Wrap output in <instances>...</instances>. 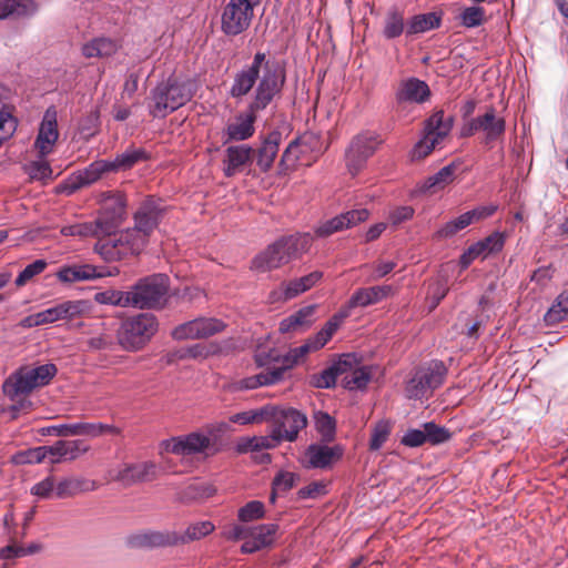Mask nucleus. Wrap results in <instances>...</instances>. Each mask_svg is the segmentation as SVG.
<instances>
[{"label":"nucleus","mask_w":568,"mask_h":568,"mask_svg":"<svg viewBox=\"0 0 568 568\" xmlns=\"http://www.w3.org/2000/svg\"><path fill=\"white\" fill-rule=\"evenodd\" d=\"M440 26V17L435 12L414 16L407 24L406 34L424 33Z\"/></svg>","instance_id":"nucleus-43"},{"label":"nucleus","mask_w":568,"mask_h":568,"mask_svg":"<svg viewBox=\"0 0 568 568\" xmlns=\"http://www.w3.org/2000/svg\"><path fill=\"white\" fill-rule=\"evenodd\" d=\"M307 136H303L288 144L280 162L283 170H290L302 162L301 155L307 150Z\"/></svg>","instance_id":"nucleus-41"},{"label":"nucleus","mask_w":568,"mask_h":568,"mask_svg":"<svg viewBox=\"0 0 568 568\" xmlns=\"http://www.w3.org/2000/svg\"><path fill=\"white\" fill-rule=\"evenodd\" d=\"M264 514V504L258 500H252L239 509L237 517L241 521L248 523L263 518Z\"/></svg>","instance_id":"nucleus-62"},{"label":"nucleus","mask_w":568,"mask_h":568,"mask_svg":"<svg viewBox=\"0 0 568 568\" xmlns=\"http://www.w3.org/2000/svg\"><path fill=\"white\" fill-rule=\"evenodd\" d=\"M261 0H230L223 9L221 29L226 36H239L252 22L254 8Z\"/></svg>","instance_id":"nucleus-12"},{"label":"nucleus","mask_w":568,"mask_h":568,"mask_svg":"<svg viewBox=\"0 0 568 568\" xmlns=\"http://www.w3.org/2000/svg\"><path fill=\"white\" fill-rule=\"evenodd\" d=\"M92 423H71V424H59L49 427V432L57 436L70 437V436H87L92 438Z\"/></svg>","instance_id":"nucleus-44"},{"label":"nucleus","mask_w":568,"mask_h":568,"mask_svg":"<svg viewBox=\"0 0 568 568\" xmlns=\"http://www.w3.org/2000/svg\"><path fill=\"white\" fill-rule=\"evenodd\" d=\"M430 97V90L426 82L409 78L400 82L396 92L398 103H424Z\"/></svg>","instance_id":"nucleus-28"},{"label":"nucleus","mask_w":568,"mask_h":568,"mask_svg":"<svg viewBox=\"0 0 568 568\" xmlns=\"http://www.w3.org/2000/svg\"><path fill=\"white\" fill-rule=\"evenodd\" d=\"M225 328V324L216 318L200 317L176 326L172 336L174 339L207 338Z\"/></svg>","instance_id":"nucleus-16"},{"label":"nucleus","mask_w":568,"mask_h":568,"mask_svg":"<svg viewBox=\"0 0 568 568\" xmlns=\"http://www.w3.org/2000/svg\"><path fill=\"white\" fill-rule=\"evenodd\" d=\"M156 475V465L152 462H140L135 464H123L113 469L111 476L124 485L136 481L151 480Z\"/></svg>","instance_id":"nucleus-23"},{"label":"nucleus","mask_w":568,"mask_h":568,"mask_svg":"<svg viewBox=\"0 0 568 568\" xmlns=\"http://www.w3.org/2000/svg\"><path fill=\"white\" fill-rule=\"evenodd\" d=\"M392 432V424L387 420L378 422L373 430L369 440V448L372 450H378L384 443L388 439Z\"/></svg>","instance_id":"nucleus-60"},{"label":"nucleus","mask_w":568,"mask_h":568,"mask_svg":"<svg viewBox=\"0 0 568 568\" xmlns=\"http://www.w3.org/2000/svg\"><path fill=\"white\" fill-rule=\"evenodd\" d=\"M393 294V287L390 285H376L369 287H362L356 290L347 304L344 305L348 308V312L355 307H367L369 305L377 304Z\"/></svg>","instance_id":"nucleus-27"},{"label":"nucleus","mask_w":568,"mask_h":568,"mask_svg":"<svg viewBox=\"0 0 568 568\" xmlns=\"http://www.w3.org/2000/svg\"><path fill=\"white\" fill-rule=\"evenodd\" d=\"M99 277H103V274L98 272L95 266L89 264L63 266L57 272V278L68 284L91 281Z\"/></svg>","instance_id":"nucleus-32"},{"label":"nucleus","mask_w":568,"mask_h":568,"mask_svg":"<svg viewBox=\"0 0 568 568\" xmlns=\"http://www.w3.org/2000/svg\"><path fill=\"white\" fill-rule=\"evenodd\" d=\"M316 311V305H307L292 315L283 318L280 323V332L285 333H297L303 332L311 327L314 322V314Z\"/></svg>","instance_id":"nucleus-30"},{"label":"nucleus","mask_w":568,"mask_h":568,"mask_svg":"<svg viewBox=\"0 0 568 568\" xmlns=\"http://www.w3.org/2000/svg\"><path fill=\"white\" fill-rule=\"evenodd\" d=\"M459 19L466 28L479 27L485 21V9L476 6L467 7L462 11Z\"/></svg>","instance_id":"nucleus-63"},{"label":"nucleus","mask_w":568,"mask_h":568,"mask_svg":"<svg viewBox=\"0 0 568 568\" xmlns=\"http://www.w3.org/2000/svg\"><path fill=\"white\" fill-rule=\"evenodd\" d=\"M321 277L322 273L315 271L300 278L282 283L280 287L270 293L268 298L272 303L292 300L313 287Z\"/></svg>","instance_id":"nucleus-21"},{"label":"nucleus","mask_w":568,"mask_h":568,"mask_svg":"<svg viewBox=\"0 0 568 568\" xmlns=\"http://www.w3.org/2000/svg\"><path fill=\"white\" fill-rule=\"evenodd\" d=\"M58 479L54 476H47L31 487V494L41 499L57 498Z\"/></svg>","instance_id":"nucleus-58"},{"label":"nucleus","mask_w":568,"mask_h":568,"mask_svg":"<svg viewBox=\"0 0 568 568\" xmlns=\"http://www.w3.org/2000/svg\"><path fill=\"white\" fill-rule=\"evenodd\" d=\"M282 134L278 131H273L266 135L261 148L257 150L256 163L258 168L266 172L268 171L277 155Z\"/></svg>","instance_id":"nucleus-33"},{"label":"nucleus","mask_w":568,"mask_h":568,"mask_svg":"<svg viewBox=\"0 0 568 568\" xmlns=\"http://www.w3.org/2000/svg\"><path fill=\"white\" fill-rule=\"evenodd\" d=\"M343 455L341 446L312 444L307 447L303 464L306 468H327Z\"/></svg>","instance_id":"nucleus-25"},{"label":"nucleus","mask_w":568,"mask_h":568,"mask_svg":"<svg viewBox=\"0 0 568 568\" xmlns=\"http://www.w3.org/2000/svg\"><path fill=\"white\" fill-rule=\"evenodd\" d=\"M547 325H556L568 320V292L561 293L545 314Z\"/></svg>","instance_id":"nucleus-47"},{"label":"nucleus","mask_w":568,"mask_h":568,"mask_svg":"<svg viewBox=\"0 0 568 568\" xmlns=\"http://www.w3.org/2000/svg\"><path fill=\"white\" fill-rule=\"evenodd\" d=\"M168 290V276L163 274L146 276L129 291L131 307L140 310L161 307L165 303Z\"/></svg>","instance_id":"nucleus-6"},{"label":"nucleus","mask_w":568,"mask_h":568,"mask_svg":"<svg viewBox=\"0 0 568 568\" xmlns=\"http://www.w3.org/2000/svg\"><path fill=\"white\" fill-rule=\"evenodd\" d=\"M368 217L369 211L366 209L351 210L321 223L315 229V234L318 237H327L336 232L354 227L365 222Z\"/></svg>","instance_id":"nucleus-20"},{"label":"nucleus","mask_w":568,"mask_h":568,"mask_svg":"<svg viewBox=\"0 0 568 568\" xmlns=\"http://www.w3.org/2000/svg\"><path fill=\"white\" fill-rule=\"evenodd\" d=\"M278 526L275 524H262L247 528L246 540L241 546L243 554H253L270 547L277 532Z\"/></svg>","instance_id":"nucleus-24"},{"label":"nucleus","mask_w":568,"mask_h":568,"mask_svg":"<svg viewBox=\"0 0 568 568\" xmlns=\"http://www.w3.org/2000/svg\"><path fill=\"white\" fill-rule=\"evenodd\" d=\"M268 405L258 409H251L234 414L230 417V422L239 425L261 424L266 422L268 413Z\"/></svg>","instance_id":"nucleus-54"},{"label":"nucleus","mask_w":568,"mask_h":568,"mask_svg":"<svg viewBox=\"0 0 568 568\" xmlns=\"http://www.w3.org/2000/svg\"><path fill=\"white\" fill-rule=\"evenodd\" d=\"M215 529V526L210 520L197 521L189 525L184 534H179V544H186L190 541L199 540Z\"/></svg>","instance_id":"nucleus-49"},{"label":"nucleus","mask_w":568,"mask_h":568,"mask_svg":"<svg viewBox=\"0 0 568 568\" xmlns=\"http://www.w3.org/2000/svg\"><path fill=\"white\" fill-rule=\"evenodd\" d=\"M148 153L141 148H129L111 162L113 172L125 171L133 168L135 164L146 161Z\"/></svg>","instance_id":"nucleus-38"},{"label":"nucleus","mask_w":568,"mask_h":568,"mask_svg":"<svg viewBox=\"0 0 568 568\" xmlns=\"http://www.w3.org/2000/svg\"><path fill=\"white\" fill-rule=\"evenodd\" d=\"M506 131L504 116L497 114L494 108H488L483 114L466 121L462 128L463 136L481 133L485 144L490 145L503 139Z\"/></svg>","instance_id":"nucleus-11"},{"label":"nucleus","mask_w":568,"mask_h":568,"mask_svg":"<svg viewBox=\"0 0 568 568\" xmlns=\"http://www.w3.org/2000/svg\"><path fill=\"white\" fill-rule=\"evenodd\" d=\"M285 71L264 52H256L252 62L234 74L230 95L242 99L253 91L245 111L225 128L227 141H244L253 136L257 114L280 97L285 84Z\"/></svg>","instance_id":"nucleus-1"},{"label":"nucleus","mask_w":568,"mask_h":568,"mask_svg":"<svg viewBox=\"0 0 568 568\" xmlns=\"http://www.w3.org/2000/svg\"><path fill=\"white\" fill-rule=\"evenodd\" d=\"M132 548H158L179 545V534L171 530H142L128 538Z\"/></svg>","instance_id":"nucleus-22"},{"label":"nucleus","mask_w":568,"mask_h":568,"mask_svg":"<svg viewBox=\"0 0 568 568\" xmlns=\"http://www.w3.org/2000/svg\"><path fill=\"white\" fill-rule=\"evenodd\" d=\"M39 9L34 0H0V20L10 17H30Z\"/></svg>","instance_id":"nucleus-35"},{"label":"nucleus","mask_w":568,"mask_h":568,"mask_svg":"<svg viewBox=\"0 0 568 568\" xmlns=\"http://www.w3.org/2000/svg\"><path fill=\"white\" fill-rule=\"evenodd\" d=\"M57 374L53 364H43L37 367L24 366L11 374L3 383V393L16 400L19 396L31 393L34 388L44 386Z\"/></svg>","instance_id":"nucleus-4"},{"label":"nucleus","mask_w":568,"mask_h":568,"mask_svg":"<svg viewBox=\"0 0 568 568\" xmlns=\"http://www.w3.org/2000/svg\"><path fill=\"white\" fill-rule=\"evenodd\" d=\"M135 234V232L132 233L130 229H126L112 237L119 251L123 252V257L139 254L144 248L142 240L136 237Z\"/></svg>","instance_id":"nucleus-42"},{"label":"nucleus","mask_w":568,"mask_h":568,"mask_svg":"<svg viewBox=\"0 0 568 568\" xmlns=\"http://www.w3.org/2000/svg\"><path fill=\"white\" fill-rule=\"evenodd\" d=\"M453 128V118L445 115L444 111H436L425 124L424 136L415 144L410 152L412 160L427 156L442 141L447 138Z\"/></svg>","instance_id":"nucleus-10"},{"label":"nucleus","mask_w":568,"mask_h":568,"mask_svg":"<svg viewBox=\"0 0 568 568\" xmlns=\"http://www.w3.org/2000/svg\"><path fill=\"white\" fill-rule=\"evenodd\" d=\"M214 428L206 432H193L187 435L173 437L165 444V449L172 454L189 456L201 454L213 456L219 452L216 439L213 438Z\"/></svg>","instance_id":"nucleus-9"},{"label":"nucleus","mask_w":568,"mask_h":568,"mask_svg":"<svg viewBox=\"0 0 568 568\" xmlns=\"http://www.w3.org/2000/svg\"><path fill=\"white\" fill-rule=\"evenodd\" d=\"M95 488L93 480L83 477H63L58 479L57 498H71L82 493L92 491Z\"/></svg>","instance_id":"nucleus-31"},{"label":"nucleus","mask_w":568,"mask_h":568,"mask_svg":"<svg viewBox=\"0 0 568 568\" xmlns=\"http://www.w3.org/2000/svg\"><path fill=\"white\" fill-rule=\"evenodd\" d=\"M343 384L348 389L364 388L369 382L371 375L366 367L353 368V364L347 367L343 375Z\"/></svg>","instance_id":"nucleus-50"},{"label":"nucleus","mask_w":568,"mask_h":568,"mask_svg":"<svg viewBox=\"0 0 568 568\" xmlns=\"http://www.w3.org/2000/svg\"><path fill=\"white\" fill-rule=\"evenodd\" d=\"M158 321L152 314H138L124 320L118 331L119 344L126 351L141 349L158 332Z\"/></svg>","instance_id":"nucleus-5"},{"label":"nucleus","mask_w":568,"mask_h":568,"mask_svg":"<svg viewBox=\"0 0 568 568\" xmlns=\"http://www.w3.org/2000/svg\"><path fill=\"white\" fill-rule=\"evenodd\" d=\"M310 234H295L280 239L252 262V267L258 272H267L298 257L311 246Z\"/></svg>","instance_id":"nucleus-2"},{"label":"nucleus","mask_w":568,"mask_h":568,"mask_svg":"<svg viewBox=\"0 0 568 568\" xmlns=\"http://www.w3.org/2000/svg\"><path fill=\"white\" fill-rule=\"evenodd\" d=\"M216 489L209 483H194L184 490V498L187 500H204L212 497Z\"/></svg>","instance_id":"nucleus-59"},{"label":"nucleus","mask_w":568,"mask_h":568,"mask_svg":"<svg viewBox=\"0 0 568 568\" xmlns=\"http://www.w3.org/2000/svg\"><path fill=\"white\" fill-rule=\"evenodd\" d=\"M89 450V446L83 440H58L51 446H47L48 456L51 463H58L61 459L73 460Z\"/></svg>","instance_id":"nucleus-29"},{"label":"nucleus","mask_w":568,"mask_h":568,"mask_svg":"<svg viewBox=\"0 0 568 568\" xmlns=\"http://www.w3.org/2000/svg\"><path fill=\"white\" fill-rule=\"evenodd\" d=\"M348 308L343 306L337 313H335L324 325V327L313 336L315 341V347H324L333 335L341 327L343 322L349 316Z\"/></svg>","instance_id":"nucleus-37"},{"label":"nucleus","mask_w":568,"mask_h":568,"mask_svg":"<svg viewBox=\"0 0 568 568\" xmlns=\"http://www.w3.org/2000/svg\"><path fill=\"white\" fill-rule=\"evenodd\" d=\"M268 409L266 422L272 424V430L280 442L296 440L298 433L307 425L306 415L295 408L268 405Z\"/></svg>","instance_id":"nucleus-8"},{"label":"nucleus","mask_w":568,"mask_h":568,"mask_svg":"<svg viewBox=\"0 0 568 568\" xmlns=\"http://www.w3.org/2000/svg\"><path fill=\"white\" fill-rule=\"evenodd\" d=\"M94 301L101 305L131 307L129 291L106 290L94 294Z\"/></svg>","instance_id":"nucleus-48"},{"label":"nucleus","mask_w":568,"mask_h":568,"mask_svg":"<svg viewBox=\"0 0 568 568\" xmlns=\"http://www.w3.org/2000/svg\"><path fill=\"white\" fill-rule=\"evenodd\" d=\"M318 349H321V348L315 347V341L313 339V337H310L301 346L291 348L287 352V354L284 356V362L281 367H283L284 372H285L287 368H290V367L294 366L295 364L300 363L301 361H303L308 353L315 352Z\"/></svg>","instance_id":"nucleus-52"},{"label":"nucleus","mask_w":568,"mask_h":568,"mask_svg":"<svg viewBox=\"0 0 568 568\" xmlns=\"http://www.w3.org/2000/svg\"><path fill=\"white\" fill-rule=\"evenodd\" d=\"M59 139L57 111L50 108L45 111L40 123L33 149L38 158H47L53 153Z\"/></svg>","instance_id":"nucleus-17"},{"label":"nucleus","mask_w":568,"mask_h":568,"mask_svg":"<svg viewBox=\"0 0 568 568\" xmlns=\"http://www.w3.org/2000/svg\"><path fill=\"white\" fill-rule=\"evenodd\" d=\"M161 212V209L155 204V202L152 199H149L142 203L134 214V227L130 229V231L132 233H136V237L142 240L144 246L146 245L151 233L159 225Z\"/></svg>","instance_id":"nucleus-19"},{"label":"nucleus","mask_w":568,"mask_h":568,"mask_svg":"<svg viewBox=\"0 0 568 568\" xmlns=\"http://www.w3.org/2000/svg\"><path fill=\"white\" fill-rule=\"evenodd\" d=\"M89 311L90 304L88 301H64L52 307L38 312V316L40 325H45L61 320L71 321L82 316Z\"/></svg>","instance_id":"nucleus-18"},{"label":"nucleus","mask_w":568,"mask_h":568,"mask_svg":"<svg viewBox=\"0 0 568 568\" xmlns=\"http://www.w3.org/2000/svg\"><path fill=\"white\" fill-rule=\"evenodd\" d=\"M280 443V439L272 430L271 434L267 436H254L242 438L237 444V450L240 453H247L260 452L263 449H272L277 447Z\"/></svg>","instance_id":"nucleus-39"},{"label":"nucleus","mask_w":568,"mask_h":568,"mask_svg":"<svg viewBox=\"0 0 568 568\" xmlns=\"http://www.w3.org/2000/svg\"><path fill=\"white\" fill-rule=\"evenodd\" d=\"M316 429L322 438L329 442L335 435V420L327 413L318 412L315 414Z\"/></svg>","instance_id":"nucleus-64"},{"label":"nucleus","mask_w":568,"mask_h":568,"mask_svg":"<svg viewBox=\"0 0 568 568\" xmlns=\"http://www.w3.org/2000/svg\"><path fill=\"white\" fill-rule=\"evenodd\" d=\"M109 172H113L111 162L108 160H97L60 184L58 191L71 195L79 189L97 182L103 174Z\"/></svg>","instance_id":"nucleus-15"},{"label":"nucleus","mask_w":568,"mask_h":568,"mask_svg":"<svg viewBox=\"0 0 568 568\" xmlns=\"http://www.w3.org/2000/svg\"><path fill=\"white\" fill-rule=\"evenodd\" d=\"M45 457H48L47 446H39L13 454L10 462L14 465L39 464Z\"/></svg>","instance_id":"nucleus-53"},{"label":"nucleus","mask_w":568,"mask_h":568,"mask_svg":"<svg viewBox=\"0 0 568 568\" xmlns=\"http://www.w3.org/2000/svg\"><path fill=\"white\" fill-rule=\"evenodd\" d=\"M456 168L454 165H446L440 169L436 174L429 176L423 184L422 191H437L453 182Z\"/></svg>","instance_id":"nucleus-51"},{"label":"nucleus","mask_w":568,"mask_h":568,"mask_svg":"<svg viewBox=\"0 0 568 568\" xmlns=\"http://www.w3.org/2000/svg\"><path fill=\"white\" fill-rule=\"evenodd\" d=\"M378 135L373 132H364L356 135L346 151V166L351 174H357L379 145Z\"/></svg>","instance_id":"nucleus-13"},{"label":"nucleus","mask_w":568,"mask_h":568,"mask_svg":"<svg viewBox=\"0 0 568 568\" xmlns=\"http://www.w3.org/2000/svg\"><path fill=\"white\" fill-rule=\"evenodd\" d=\"M475 244L479 246L478 250L480 251L483 257H486L491 253L501 251L505 244V235L503 233L495 232Z\"/></svg>","instance_id":"nucleus-61"},{"label":"nucleus","mask_w":568,"mask_h":568,"mask_svg":"<svg viewBox=\"0 0 568 568\" xmlns=\"http://www.w3.org/2000/svg\"><path fill=\"white\" fill-rule=\"evenodd\" d=\"M284 375L283 367H275L266 369L256 375L242 378L235 383V388L239 390L255 389L261 386H268L278 383Z\"/></svg>","instance_id":"nucleus-34"},{"label":"nucleus","mask_w":568,"mask_h":568,"mask_svg":"<svg viewBox=\"0 0 568 568\" xmlns=\"http://www.w3.org/2000/svg\"><path fill=\"white\" fill-rule=\"evenodd\" d=\"M126 215V200L121 192H108L101 201V212L97 219L105 234H111Z\"/></svg>","instance_id":"nucleus-14"},{"label":"nucleus","mask_w":568,"mask_h":568,"mask_svg":"<svg viewBox=\"0 0 568 568\" xmlns=\"http://www.w3.org/2000/svg\"><path fill=\"white\" fill-rule=\"evenodd\" d=\"M118 51V43L108 38H97L82 47L85 58H105Z\"/></svg>","instance_id":"nucleus-40"},{"label":"nucleus","mask_w":568,"mask_h":568,"mask_svg":"<svg viewBox=\"0 0 568 568\" xmlns=\"http://www.w3.org/2000/svg\"><path fill=\"white\" fill-rule=\"evenodd\" d=\"M192 97L193 90L190 82L169 78L152 91L150 113L153 118H164L186 104Z\"/></svg>","instance_id":"nucleus-3"},{"label":"nucleus","mask_w":568,"mask_h":568,"mask_svg":"<svg viewBox=\"0 0 568 568\" xmlns=\"http://www.w3.org/2000/svg\"><path fill=\"white\" fill-rule=\"evenodd\" d=\"M473 223L471 217L468 212L463 213L455 220L447 222L444 226H442L436 232L437 239H447L454 236L457 232L466 229L468 225Z\"/></svg>","instance_id":"nucleus-55"},{"label":"nucleus","mask_w":568,"mask_h":568,"mask_svg":"<svg viewBox=\"0 0 568 568\" xmlns=\"http://www.w3.org/2000/svg\"><path fill=\"white\" fill-rule=\"evenodd\" d=\"M253 155L254 150L246 144L229 146L223 159L224 175L231 178L242 172L251 163Z\"/></svg>","instance_id":"nucleus-26"},{"label":"nucleus","mask_w":568,"mask_h":568,"mask_svg":"<svg viewBox=\"0 0 568 568\" xmlns=\"http://www.w3.org/2000/svg\"><path fill=\"white\" fill-rule=\"evenodd\" d=\"M94 251L106 262L120 261L123 257V252L119 251L116 243L113 242L112 237L100 240Z\"/></svg>","instance_id":"nucleus-56"},{"label":"nucleus","mask_w":568,"mask_h":568,"mask_svg":"<svg viewBox=\"0 0 568 568\" xmlns=\"http://www.w3.org/2000/svg\"><path fill=\"white\" fill-rule=\"evenodd\" d=\"M61 234L64 236H79V237H89V236H101L106 235L104 231H102L101 225H99L98 220L94 222H84L78 223L73 225H67L61 229Z\"/></svg>","instance_id":"nucleus-45"},{"label":"nucleus","mask_w":568,"mask_h":568,"mask_svg":"<svg viewBox=\"0 0 568 568\" xmlns=\"http://www.w3.org/2000/svg\"><path fill=\"white\" fill-rule=\"evenodd\" d=\"M405 30L404 14L398 9L387 12L384 20L383 36L386 39L398 38Z\"/></svg>","instance_id":"nucleus-46"},{"label":"nucleus","mask_w":568,"mask_h":568,"mask_svg":"<svg viewBox=\"0 0 568 568\" xmlns=\"http://www.w3.org/2000/svg\"><path fill=\"white\" fill-rule=\"evenodd\" d=\"M355 361V357L349 354H344L331 367L325 369L316 381V386L321 388H329L336 384L339 376L346 373L347 367Z\"/></svg>","instance_id":"nucleus-36"},{"label":"nucleus","mask_w":568,"mask_h":568,"mask_svg":"<svg viewBox=\"0 0 568 568\" xmlns=\"http://www.w3.org/2000/svg\"><path fill=\"white\" fill-rule=\"evenodd\" d=\"M26 172L32 180L44 181L52 176V169L45 158H39L26 165Z\"/></svg>","instance_id":"nucleus-57"},{"label":"nucleus","mask_w":568,"mask_h":568,"mask_svg":"<svg viewBox=\"0 0 568 568\" xmlns=\"http://www.w3.org/2000/svg\"><path fill=\"white\" fill-rule=\"evenodd\" d=\"M446 373L445 365L439 361H433L427 366L418 368L406 383V396L410 399H428L434 389L444 383Z\"/></svg>","instance_id":"nucleus-7"}]
</instances>
